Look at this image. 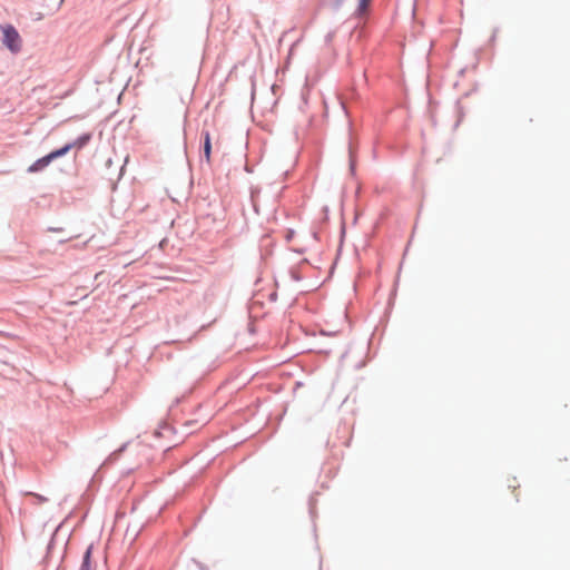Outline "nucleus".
<instances>
[{
    "instance_id": "f03ea898",
    "label": "nucleus",
    "mask_w": 570,
    "mask_h": 570,
    "mask_svg": "<svg viewBox=\"0 0 570 570\" xmlns=\"http://www.w3.org/2000/svg\"><path fill=\"white\" fill-rule=\"evenodd\" d=\"M70 146H63L60 149L53 150L47 156L39 158L36 160L31 166H29L28 171L29 173H37L39 170H42L46 168L52 160L65 156L69 151Z\"/></svg>"
},
{
    "instance_id": "39448f33",
    "label": "nucleus",
    "mask_w": 570,
    "mask_h": 570,
    "mask_svg": "<svg viewBox=\"0 0 570 570\" xmlns=\"http://www.w3.org/2000/svg\"><path fill=\"white\" fill-rule=\"evenodd\" d=\"M89 139H90V135H83V136L79 137L77 140H75L73 142L67 144L66 146H70L69 150L72 149V148H79L80 149V148H82L83 146L87 145Z\"/></svg>"
},
{
    "instance_id": "f257e3e1",
    "label": "nucleus",
    "mask_w": 570,
    "mask_h": 570,
    "mask_svg": "<svg viewBox=\"0 0 570 570\" xmlns=\"http://www.w3.org/2000/svg\"><path fill=\"white\" fill-rule=\"evenodd\" d=\"M0 29L3 33V45L13 53L21 50L22 40L19 32L11 24L1 26Z\"/></svg>"
},
{
    "instance_id": "423d86ee",
    "label": "nucleus",
    "mask_w": 570,
    "mask_h": 570,
    "mask_svg": "<svg viewBox=\"0 0 570 570\" xmlns=\"http://www.w3.org/2000/svg\"><path fill=\"white\" fill-rule=\"evenodd\" d=\"M370 3V0H358V10L364 11Z\"/></svg>"
},
{
    "instance_id": "6e6552de",
    "label": "nucleus",
    "mask_w": 570,
    "mask_h": 570,
    "mask_svg": "<svg viewBox=\"0 0 570 570\" xmlns=\"http://www.w3.org/2000/svg\"><path fill=\"white\" fill-rule=\"evenodd\" d=\"M101 274H102V272H99V273L96 274L95 277L98 278Z\"/></svg>"
},
{
    "instance_id": "7ed1b4c3",
    "label": "nucleus",
    "mask_w": 570,
    "mask_h": 570,
    "mask_svg": "<svg viewBox=\"0 0 570 570\" xmlns=\"http://www.w3.org/2000/svg\"><path fill=\"white\" fill-rule=\"evenodd\" d=\"M202 135H203V138H204V146H203L204 157H205L206 161L209 164L210 163V153H212L210 134H209L208 130H204L202 132Z\"/></svg>"
},
{
    "instance_id": "20e7f679",
    "label": "nucleus",
    "mask_w": 570,
    "mask_h": 570,
    "mask_svg": "<svg viewBox=\"0 0 570 570\" xmlns=\"http://www.w3.org/2000/svg\"><path fill=\"white\" fill-rule=\"evenodd\" d=\"M91 550H92L91 547H88V549L86 550L79 570H94L95 567L91 562Z\"/></svg>"
},
{
    "instance_id": "0eeeda50",
    "label": "nucleus",
    "mask_w": 570,
    "mask_h": 570,
    "mask_svg": "<svg viewBox=\"0 0 570 570\" xmlns=\"http://www.w3.org/2000/svg\"><path fill=\"white\" fill-rule=\"evenodd\" d=\"M35 498H37L40 502H45L47 501L46 498L41 497V495H38V494H32Z\"/></svg>"
}]
</instances>
